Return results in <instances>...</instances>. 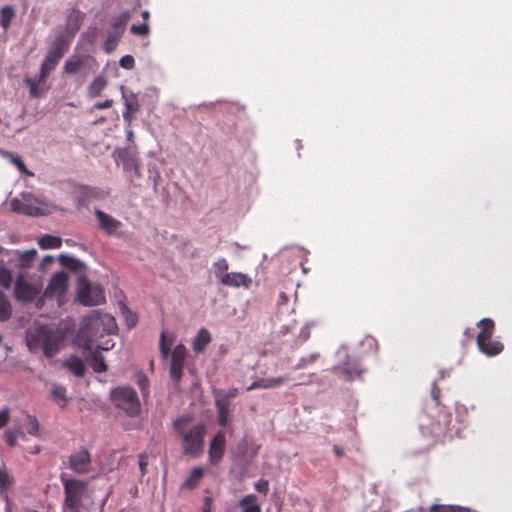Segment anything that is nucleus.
<instances>
[{
	"instance_id": "1",
	"label": "nucleus",
	"mask_w": 512,
	"mask_h": 512,
	"mask_svg": "<svg viewBox=\"0 0 512 512\" xmlns=\"http://www.w3.org/2000/svg\"><path fill=\"white\" fill-rule=\"evenodd\" d=\"M63 486V512H94L95 490L90 482L64 473L60 475Z\"/></svg>"
},
{
	"instance_id": "2",
	"label": "nucleus",
	"mask_w": 512,
	"mask_h": 512,
	"mask_svg": "<svg viewBox=\"0 0 512 512\" xmlns=\"http://www.w3.org/2000/svg\"><path fill=\"white\" fill-rule=\"evenodd\" d=\"M173 429L180 439L182 453L185 456L197 458L202 454L206 433L203 424H193L191 418L182 416L174 420Z\"/></svg>"
},
{
	"instance_id": "3",
	"label": "nucleus",
	"mask_w": 512,
	"mask_h": 512,
	"mask_svg": "<svg viewBox=\"0 0 512 512\" xmlns=\"http://www.w3.org/2000/svg\"><path fill=\"white\" fill-rule=\"evenodd\" d=\"M65 337L66 333L63 329L48 325H38L27 332L26 340L31 351L41 347L44 355L51 358L59 352Z\"/></svg>"
},
{
	"instance_id": "4",
	"label": "nucleus",
	"mask_w": 512,
	"mask_h": 512,
	"mask_svg": "<svg viewBox=\"0 0 512 512\" xmlns=\"http://www.w3.org/2000/svg\"><path fill=\"white\" fill-rule=\"evenodd\" d=\"M480 329L478 332L476 343L479 351L488 357L499 355L504 345L498 340L492 339L495 332V323L491 318H483L477 323Z\"/></svg>"
},
{
	"instance_id": "5",
	"label": "nucleus",
	"mask_w": 512,
	"mask_h": 512,
	"mask_svg": "<svg viewBox=\"0 0 512 512\" xmlns=\"http://www.w3.org/2000/svg\"><path fill=\"white\" fill-rule=\"evenodd\" d=\"M113 404L123 410L127 415L137 416L141 410L137 392L129 386H119L111 391Z\"/></svg>"
},
{
	"instance_id": "6",
	"label": "nucleus",
	"mask_w": 512,
	"mask_h": 512,
	"mask_svg": "<svg viewBox=\"0 0 512 512\" xmlns=\"http://www.w3.org/2000/svg\"><path fill=\"white\" fill-rule=\"evenodd\" d=\"M68 48L69 42L62 35L57 36L41 65V71L38 77L39 82L46 81L50 72L56 68L59 60L68 51Z\"/></svg>"
},
{
	"instance_id": "7",
	"label": "nucleus",
	"mask_w": 512,
	"mask_h": 512,
	"mask_svg": "<svg viewBox=\"0 0 512 512\" xmlns=\"http://www.w3.org/2000/svg\"><path fill=\"white\" fill-rule=\"evenodd\" d=\"M102 328L108 335L117 331L115 319L110 315H99L96 312L85 317L80 328L81 334L92 338Z\"/></svg>"
},
{
	"instance_id": "8",
	"label": "nucleus",
	"mask_w": 512,
	"mask_h": 512,
	"mask_svg": "<svg viewBox=\"0 0 512 512\" xmlns=\"http://www.w3.org/2000/svg\"><path fill=\"white\" fill-rule=\"evenodd\" d=\"M77 300L84 306H96L105 302L104 289L93 285L85 277L78 279Z\"/></svg>"
},
{
	"instance_id": "9",
	"label": "nucleus",
	"mask_w": 512,
	"mask_h": 512,
	"mask_svg": "<svg viewBox=\"0 0 512 512\" xmlns=\"http://www.w3.org/2000/svg\"><path fill=\"white\" fill-rule=\"evenodd\" d=\"M67 463L69 469L77 475H87L92 471V456L86 448L71 453Z\"/></svg>"
},
{
	"instance_id": "10",
	"label": "nucleus",
	"mask_w": 512,
	"mask_h": 512,
	"mask_svg": "<svg viewBox=\"0 0 512 512\" xmlns=\"http://www.w3.org/2000/svg\"><path fill=\"white\" fill-rule=\"evenodd\" d=\"M41 287L26 280L25 273L17 276L14 287V297L23 303L32 302L40 293Z\"/></svg>"
},
{
	"instance_id": "11",
	"label": "nucleus",
	"mask_w": 512,
	"mask_h": 512,
	"mask_svg": "<svg viewBox=\"0 0 512 512\" xmlns=\"http://www.w3.org/2000/svg\"><path fill=\"white\" fill-rule=\"evenodd\" d=\"M113 156L116 163L123 166L125 172L131 173V177L139 178L141 176L138 159L128 149H117L114 151Z\"/></svg>"
},
{
	"instance_id": "12",
	"label": "nucleus",
	"mask_w": 512,
	"mask_h": 512,
	"mask_svg": "<svg viewBox=\"0 0 512 512\" xmlns=\"http://www.w3.org/2000/svg\"><path fill=\"white\" fill-rule=\"evenodd\" d=\"M186 357V347L183 344L176 345L171 353L170 363V376L176 383L182 378Z\"/></svg>"
},
{
	"instance_id": "13",
	"label": "nucleus",
	"mask_w": 512,
	"mask_h": 512,
	"mask_svg": "<svg viewBox=\"0 0 512 512\" xmlns=\"http://www.w3.org/2000/svg\"><path fill=\"white\" fill-rule=\"evenodd\" d=\"M68 285V277L64 272H58L52 276L50 279L45 291L44 295L48 298L52 297H60L62 296Z\"/></svg>"
},
{
	"instance_id": "14",
	"label": "nucleus",
	"mask_w": 512,
	"mask_h": 512,
	"mask_svg": "<svg viewBox=\"0 0 512 512\" xmlns=\"http://www.w3.org/2000/svg\"><path fill=\"white\" fill-rule=\"evenodd\" d=\"M122 99L125 105V111L123 112L124 121L130 126L134 115L140 110V104L138 97L133 92L127 93L124 86L120 87Z\"/></svg>"
},
{
	"instance_id": "15",
	"label": "nucleus",
	"mask_w": 512,
	"mask_h": 512,
	"mask_svg": "<svg viewBox=\"0 0 512 512\" xmlns=\"http://www.w3.org/2000/svg\"><path fill=\"white\" fill-rule=\"evenodd\" d=\"M226 438L223 432H218L211 440L209 447V461L212 464H218L225 452Z\"/></svg>"
},
{
	"instance_id": "16",
	"label": "nucleus",
	"mask_w": 512,
	"mask_h": 512,
	"mask_svg": "<svg viewBox=\"0 0 512 512\" xmlns=\"http://www.w3.org/2000/svg\"><path fill=\"white\" fill-rule=\"evenodd\" d=\"M95 216L98 220L99 228L107 235H114L122 226V223L119 220L100 209L95 210Z\"/></svg>"
},
{
	"instance_id": "17",
	"label": "nucleus",
	"mask_w": 512,
	"mask_h": 512,
	"mask_svg": "<svg viewBox=\"0 0 512 512\" xmlns=\"http://www.w3.org/2000/svg\"><path fill=\"white\" fill-rule=\"evenodd\" d=\"M220 283L228 287H244L248 289L252 284V279L244 273L231 272L224 275V278L221 279Z\"/></svg>"
},
{
	"instance_id": "18",
	"label": "nucleus",
	"mask_w": 512,
	"mask_h": 512,
	"mask_svg": "<svg viewBox=\"0 0 512 512\" xmlns=\"http://www.w3.org/2000/svg\"><path fill=\"white\" fill-rule=\"evenodd\" d=\"M215 405L217 408V422L220 426L225 427L229 423L230 405L227 398H216Z\"/></svg>"
},
{
	"instance_id": "19",
	"label": "nucleus",
	"mask_w": 512,
	"mask_h": 512,
	"mask_svg": "<svg viewBox=\"0 0 512 512\" xmlns=\"http://www.w3.org/2000/svg\"><path fill=\"white\" fill-rule=\"evenodd\" d=\"M130 17V13L126 11L113 18L110 31H112L116 37H122Z\"/></svg>"
},
{
	"instance_id": "20",
	"label": "nucleus",
	"mask_w": 512,
	"mask_h": 512,
	"mask_svg": "<svg viewBox=\"0 0 512 512\" xmlns=\"http://www.w3.org/2000/svg\"><path fill=\"white\" fill-rule=\"evenodd\" d=\"M211 342V334L206 328H201L193 340L192 347L195 353H201Z\"/></svg>"
},
{
	"instance_id": "21",
	"label": "nucleus",
	"mask_w": 512,
	"mask_h": 512,
	"mask_svg": "<svg viewBox=\"0 0 512 512\" xmlns=\"http://www.w3.org/2000/svg\"><path fill=\"white\" fill-rule=\"evenodd\" d=\"M15 254L18 258V267L20 269H28L31 268L34 261L37 257V251L35 249L27 250V251H19L16 250Z\"/></svg>"
},
{
	"instance_id": "22",
	"label": "nucleus",
	"mask_w": 512,
	"mask_h": 512,
	"mask_svg": "<svg viewBox=\"0 0 512 512\" xmlns=\"http://www.w3.org/2000/svg\"><path fill=\"white\" fill-rule=\"evenodd\" d=\"M63 366L77 377H83L85 375L86 368L83 361L79 357L71 356L64 361Z\"/></svg>"
},
{
	"instance_id": "23",
	"label": "nucleus",
	"mask_w": 512,
	"mask_h": 512,
	"mask_svg": "<svg viewBox=\"0 0 512 512\" xmlns=\"http://www.w3.org/2000/svg\"><path fill=\"white\" fill-rule=\"evenodd\" d=\"M15 18L16 11L12 6L6 5L0 9V26L4 32L8 31Z\"/></svg>"
},
{
	"instance_id": "24",
	"label": "nucleus",
	"mask_w": 512,
	"mask_h": 512,
	"mask_svg": "<svg viewBox=\"0 0 512 512\" xmlns=\"http://www.w3.org/2000/svg\"><path fill=\"white\" fill-rule=\"evenodd\" d=\"M88 363L96 373H103L107 371V364L98 349H95L90 353Z\"/></svg>"
},
{
	"instance_id": "25",
	"label": "nucleus",
	"mask_w": 512,
	"mask_h": 512,
	"mask_svg": "<svg viewBox=\"0 0 512 512\" xmlns=\"http://www.w3.org/2000/svg\"><path fill=\"white\" fill-rule=\"evenodd\" d=\"M239 506L242 508L243 512H262L257 496L254 494L244 496L239 501Z\"/></svg>"
},
{
	"instance_id": "26",
	"label": "nucleus",
	"mask_w": 512,
	"mask_h": 512,
	"mask_svg": "<svg viewBox=\"0 0 512 512\" xmlns=\"http://www.w3.org/2000/svg\"><path fill=\"white\" fill-rule=\"evenodd\" d=\"M106 86L107 80L105 76L98 75L88 86V95L92 98L98 97L101 95Z\"/></svg>"
},
{
	"instance_id": "27",
	"label": "nucleus",
	"mask_w": 512,
	"mask_h": 512,
	"mask_svg": "<svg viewBox=\"0 0 512 512\" xmlns=\"http://www.w3.org/2000/svg\"><path fill=\"white\" fill-rule=\"evenodd\" d=\"M23 426L26 429L27 433L31 436L38 437L40 424L38 419L30 414H26L23 422Z\"/></svg>"
},
{
	"instance_id": "28",
	"label": "nucleus",
	"mask_w": 512,
	"mask_h": 512,
	"mask_svg": "<svg viewBox=\"0 0 512 512\" xmlns=\"http://www.w3.org/2000/svg\"><path fill=\"white\" fill-rule=\"evenodd\" d=\"M84 67V60L81 56H72L64 65V71L68 74H75Z\"/></svg>"
},
{
	"instance_id": "29",
	"label": "nucleus",
	"mask_w": 512,
	"mask_h": 512,
	"mask_svg": "<svg viewBox=\"0 0 512 512\" xmlns=\"http://www.w3.org/2000/svg\"><path fill=\"white\" fill-rule=\"evenodd\" d=\"M38 244L42 249L60 248L62 239L57 236L46 234L38 240Z\"/></svg>"
},
{
	"instance_id": "30",
	"label": "nucleus",
	"mask_w": 512,
	"mask_h": 512,
	"mask_svg": "<svg viewBox=\"0 0 512 512\" xmlns=\"http://www.w3.org/2000/svg\"><path fill=\"white\" fill-rule=\"evenodd\" d=\"M12 315V306L6 295L0 291V322H5Z\"/></svg>"
},
{
	"instance_id": "31",
	"label": "nucleus",
	"mask_w": 512,
	"mask_h": 512,
	"mask_svg": "<svg viewBox=\"0 0 512 512\" xmlns=\"http://www.w3.org/2000/svg\"><path fill=\"white\" fill-rule=\"evenodd\" d=\"M204 475V470L200 467H195L190 473L189 477L183 483V487L187 489H194L199 484Z\"/></svg>"
},
{
	"instance_id": "32",
	"label": "nucleus",
	"mask_w": 512,
	"mask_h": 512,
	"mask_svg": "<svg viewBox=\"0 0 512 512\" xmlns=\"http://www.w3.org/2000/svg\"><path fill=\"white\" fill-rule=\"evenodd\" d=\"M51 397L61 407H64L68 402L66 389L61 385H53L51 389Z\"/></svg>"
},
{
	"instance_id": "33",
	"label": "nucleus",
	"mask_w": 512,
	"mask_h": 512,
	"mask_svg": "<svg viewBox=\"0 0 512 512\" xmlns=\"http://www.w3.org/2000/svg\"><path fill=\"white\" fill-rule=\"evenodd\" d=\"M5 440L10 447H14L17 444V440L21 438L22 440L26 439V434L20 428L9 429L4 433Z\"/></svg>"
},
{
	"instance_id": "34",
	"label": "nucleus",
	"mask_w": 512,
	"mask_h": 512,
	"mask_svg": "<svg viewBox=\"0 0 512 512\" xmlns=\"http://www.w3.org/2000/svg\"><path fill=\"white\" fill-rule=\"evenodd\" d=\"M429 512H471V510L459 505L434 504L430 507Z\"/></svg>"
},
{
	"instance_id": "35",
	"label": "nucleus",
	"mask_w": 512,
	"mask_h": 512,
	"mask_svg": "<svg viewBox=\"0 0 512 512\" xmlns=\"http://www.w3.org/2000/svg\"><path fill=\"white\" fill-rule=\"evenodd\" d=\"M13 484V476L5 467H0V494L5 493Z\"/></svg>"
},
{
	"instance_id": "36",
	"label": "nucleus",
	"mask_w": 512,
	"mask_h": 512,
	"mask_svg": "<svg viewBox=\"0 0 512 512\" xmlns=\"http://www.w3.org/2000/svg\"><path fill=\"white\" fill-rule=\"evenodd\" d=\"M215 268V276L218 279L219 282H221V279L224 278V275H226L229 269V264L225 258H220L214 263Z\"/></svg>"
},
{
	"instance_id": "37",
	"label": "nucleus",
	"mask_w": 512,
	"mask_h": 512,
	"mask_svg": "<svg viewBox=\"0 0 512 512\" xmlns=\"http://www.w3.org/2000/svg\"><path fill=\"white\" fill-rule=\"evenodd\" d=\"M289 380L288 376L275 377V378H262L261 385L262 389H270L278 387Z\"/></svg>"
},
{
	"instance_id": "38",
	"label": "nucleus",
	"mask_w": 512,
	"mask_h": 512,
	"mask_svg": "<svg viewBox=\"0 0 512 512\" xmlns=\"http://www.w3.org/2000/svg\"><path fill=\"white\" fill-rule=\"evenodd\" d=\"M0 285L5 288L9 289L12 285V273L11 271L0 264Z\"/></svg>"
},
{
	"instance_id": "39",
	"label": "nucleus",
	"mask_w": 512,
	"mask_h": 512,
	"mask_svg": "<svg viewBox=\"0 0 512 512\" xmlns=\"http://www.w3.org/2000/svg\"><path fill=\"white\" fill-rule=\"evenodd\" d=\"M40 83L32 78L25 79V85L29 88V94L32 98H39L41 96L42 90L38 86Z\"/></svg>"
},
{
	"instance_id": "40",
	"label": "nucleus",
	"mask_w": 512,
	"mask_h": 512,
	"mask_svg": "<svg viewBox=\"0 0 512 512\" xmlns=\"http://www.w3.org/2000/svg\"><path fill=\"white\" fill-rule=\"evenodd\" d=\"M60 262L64 267L74 271L78 270L81 266V262L78 259L66 255L60 256Z\"/></svg>"
},
{
	"instance_id": "41",
	"label": "nucleus",
	"mask_w": 512,
	"mask_h": 512,
	"mask_svg": "<svg viewBox=\"0 0 512 512\" xmlns=\"http://www.w3.org/2000/svg\"><path fill=\"white\" fill-rule=\"evenodd\" d=\"M11 210L17 213L32 215L30 207L22 203L19 199H12L10 202Z\"/></svg>"
},
{
	"instance_id": "42",
	"label": "nucleus",
	"mask_w": 512,
	"mask_h": 512,
	"mask_svg": "<svg viewBox=\"0 0 512 512\" xmlns=\"http://www.w3.org/2000/svg\"><path fill=\"white\" fill-rule=\"evenodd\" d=\"M121 37H116L115 34L112 32V31H108V35H107V38L104 42V49L106 52H111L113 51L116 46H117V43L118 41L120 40Z\"/></svg>"
},
{
	"instance_id": "43",
	"label": "nucleus",
	"mask_w": 512,
	"mask_h": 512,
	"mask_svg": "<svg viewBox=\"0 0 512 512\" xmlns=\"http://www.w3.org/2000/svg\"><path fill=\"white\" fill-rule=\"evenodd\" d=\"M130 32L133 34V35H138V36H147L149 33H150V27H149V24L144 22L143 24L141 25H136V24H133L131 27H130Z\"/></svg>"
},
{
	"instance_id": "44",
	"label": "nucleus",
	"mask_w": 512,
	"mask_h": 512,
	"mask_svg": "<svg viewBox=\"0 0 512 512\" xmlns=\"http://www.w3.org/2000/svg\"><path fill=\"white\" fill-rule=\"evenodd\" d=\"M82 20V16L79 11H75L70 14L68 18V27H72L73 32L75 33L80 27V21Z\"/></svg>"
},
{
	"instance_id": "45",
	"label": "nucleus",
	"mask_w": 512,
	"mask_h": 512,
	"mask_svg": "<svg viewBox=\"0 0 512 512\" xmlns=\"http://www.w3.org/2000/svg\"><path fill=\"white\" fill-rule=\"evenodd\" d=\"M160 353L163 359H167L170 354V344L166 343V333L163 331L160 335Z\"/></svg>"
},
{
	"instance_id": "46",
	"label": "nucleus",
	"mask_w": 512,
	"mask_h": 512,
	"mask_svg": "<svg viewBox=\"0 0 512 512\" xmlns=\"http://www.w3.org/2000/svg\"><path fill=\"white\" fill-rule=\"evenodd\" d=\"M336 371H339L341 374L344 375L345 379L352 380L355 377L359 376L361 371L359 369L353 368V369H347V368H336Z\"/></svg>"
},
{
	"instance_id": "47",
	"label": "nucleus",
	"mask_w": 512,
	"mask_h": 512,
	"mask_svg": "<svg viewBox=\"0 0 512 512\" xmlns=\"http://www.w3.org/2000/svg\"><path fill=\"white\" fill-rule=\"evenodd\" d=\"M138 465L141 471V476L146 475L148 466V455L143 452L138 455Z\"/></svg>"
},
{
	"instance_id": "48",
	"label": "nucleus",
	"mask_w": 512,
	"mask_h": 512,
	"mask_svg": "<svg viewBox=\"0 0 512 512\" xmlns=\"http://www.w3.org/2000/svg\"><path fill=\"white\" fill-rule=\"evenodd\" d=\"M119 64L122 68L131 70L135 66V60H134L133 56L125 55V56L121 57Z\"/></svg>"
},
{
	"instance_id": "49",
	"label": "nucleus",
	"mask_w": 512,
	"mask_h": 512,
	"mask_svg": "<svg viewBox=\"0 0 512 512\" xmlns=\"http://www.w3.org/2000/svg\"><path fill=\"white\" fill-rule=\"evenodd\" d=\"M257 492L267 495L269 492V482L266 479H260L254 485Z\"/></svg>"
},
{
	"instance_id": "50",
	"label": "nucleus",
	"mask_w": 512,
	"mask_h": 512,
	"mask_svg": "<svg viewBox=\"0 0 512 512\" xmlns=\"http://www.w3.org/2000/svg\"><path fill=\"white\" fill-rule=\"evenodd\" d=\"M318 357H319V354H311L310 356H308L306 358L300 359V361L296 365V369L304 368L306 365L315 362Z\"/></svg>"
},
{
	"instance_id": "51",
	"label": "nucleus",
	"mask_w": 512,
	"mask_h": 512,
	"mask_svg": "<svg viewBox=\"0 0 512 512\" xmlns=\"http://www.w3.org/2000/svg\"><path fill=\"white\" fill-rule=\"evenodd\" d=\"M10 419V411L8 408H5L0 411V428L4 427Z\"/></svg>"
},
{
	"instance_id": "52",
	"label": "nucleus",
	"mask_w": 512,
	"mask_h": 512,
	"mask_svg": "<svg viewBox=\"0 0 512 512\" xmlns=\"http://www.w3.org/2000/svg\"><path fill=\"white\" fill-rule=\"evenodd\" d=\"M113 103L114 102L112 99H107L103 102H98V103L94 104L93 109H95V110L108 109V108L112 107Z\"/></svg>"
},
{
	"instance_id": "53",
	"label": "nucleus",
	"mask_w": 512,
	"mask_h": 512,
	"mask_svg": "<svg viewBox=\"0 0 512 512\" xmlns=\"http://www.w3.org/2000/svg\"><path fill=\"white\" fill-rule=\"evenodd\" d=\"M13 162L16 164V166L18 167V169L21 171V172H24L25 174L27 175H32V173H30L27 169H26V166L25 164L23 163L22 159L17 156V157H13Z\"/></svg>"
},
{
	"instance_id": "54",
	"label": "nucleus",
	"mask_w": 512,
	"mask_h": 512,
	"mask_svg": "<svg viewBox=\"0 0 512 512\" xmlns=\"http://www.w3.org/2000/svg\"><path fill=\"white\" fill-rule=\"evenodd\" d=\"M212 508V497L206 496L203 501L202 512H211Z\"/></svg>"
},
{
	"instance_id": "55",
	"label": "nucleus",
	"mask_w": 512,
	"mask_h": 512,
	"mask_svg": "<svg viewBox=\"0 0 512 512\" xmlns=\"http://www.w3.org/2000/svg\"><path fill=\"white\" fill-rule=\"evenodd\" d=\"M114 342L112 339H107L103 344L98 345L96 349L100 350H110L114 347Z\"/></svg>"
},
{
	"instance_id": "56",
	"label": "nucleus",
	"mask_w": 512,
	"mask_h": 512,
	"mask_svg": "<svg viewBox=\"0 0 512 512\" xmlns=\"http://www.w3.org/2000/svg\"><path fill=\"white\" fill-rule=\"evenodd\" d=\"M238 394V389L236 388H232L230 389L225 396H223L222 398H227L228 399V402H230V400L234 397H236Z\"/></svg>"
},
{
	"instance_id": "57",
	"label": "nucleus",
	"mask_w": 512,
	"mask_h": 512,
	"mask_svg": "<svg viewBox=\"0 0 512 512\" xmlns=\"http://www.w3.org/2000/svg\"><path fill=\"white\" fill-rule=\"evenodd\" d=\"M439 396H440V389L437 387L436 384H433L432 398L434 399V401L438 402L439 401Z\"/></svg>"
},
{
	"instance_id": "58",
	"label": "nucleus",
	"mask_w": 512,
	"mask_h": 512,
	"mask_svg": "<svg viewBox=\"0 0 512 512\" xmlns=\"http://www.w3.org/2000/svg\"><path fill=\"white\" fill-rule=\"evenodd\" d=\"M262 388L261 379L254 381L250 386L247 387V391Z\"/></svg>"
},
{
	"instance_id": "59",
	"label": "nucleus",
	"mask_w": 512,
	"mask_h": 512,
	"mask_svg": "<svg viewBox=\"0 0 512 512\" xmlns=\"http://www.w3.org/2000/svg\"><path fill=\"white\" fill-rule=\"evenodd\" d=\"M333 451L336 454L338 458L342 457L344 455V450L338 445L333 446Z\"/></svg>"
},
{
	"instance_id": "60",
	"label": "nucleus",
	"mask_w": 512,
	"mask_h": 512,
	"mask_svg": "<svg viewBox=\"0 0 512 512\" xmlns=\"http://www.w3.org/2000/svg\"><path fill=\"white\" fill-rule=\"evenodd\" d=\"M141 15H142V18H143L144 22L148 23V20H149V17H150V13L147 10H145V11L142 12Z\"/></svg>"
},
{
	"instance_id": "61",
	"label": "nucleus",
	"mask_w": 512,
	"mask_h": 512,
	"mask_svg": "<svg viewBox=\"0 0 512 512\" xmlns=\"http://www.w3.org/2000/svg\"><path fill=\"white\" fill-rule=\"evenodd\" d=\"M133 138H134V133L132 130H128L127 131V139L128 141H133Z\"/></svg>"
},
{
	"instance_id": "62",
	"label": "nucleus",
	"mask_w": 512,
	"mask_h": 512,
	"mask_svg": "<svg viewBox=\"0 0 512 512\" xmlns=\"http://www.w3.org/2000/svg\"><path fill=\"white\" fill-rule=\"evenodd\" d=\"M52 261V257H46L44 260H43V264H46V263H50Z\"/></svg>"
},
{
	"instance_id": "63",
	"label": "nucleus",
	"mask_w": 512,
	"mask_h": 512,
	"mask_svg": "<svg viewBox=\"0 0 512 512\" xmlns=\"http://www.w3.org/2000/svg\"><path fill=\"white\" fill-rule=\"evenodd\" d=\"M280 298L283 299V300H287V296L285 295L284 292L280 293Z\"/></svg>"
},
{
	"instance_id": "64",
	"label": "nucleus",
	"mask_w": 512,
	"mask_h": 512,
	"mask_svg": "<svg viewBox=\"0 0 512 512\" xmlns=\"http://www.w3.org/2000/svg\"><path fill=\"white\" fill-rule=\"evenodd\" d=\"M23 512H38V511L35 509H25Z\"/></svg>"
}]
</instances>
